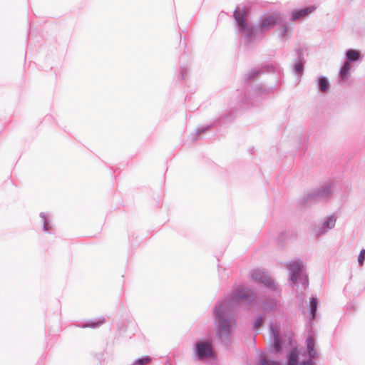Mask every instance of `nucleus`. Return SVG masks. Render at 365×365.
<instances>
[{"mask_svg":"<svg viewBox=\"0 0 365 365\" xmlns=\"http://www.w3.org/2000/svg\"><path fill=\"white\" fill-rule=\"evenodd\" d=\"M255 300V292L249 287L240 285L237 287L228 299L219 300L214 309V322L216 335L223 343L230 341L232 328L236 324L235 311L238 304L250 305Z\"/></svg>","mask_w":365,"mask_h":365,"instance_id":"f257e3e1","label":"nucleus"},{"mask_svg":"<svg viewBox=\"0 0 365 365\" xmlns=\"http://www.w3.org/2000/svg\"><path fill=\"white\" fill-rule=\"evenodd\" d=\"M247 14L248 11L245 7L243 9L237 7L233 14L241 43L247 46L252 43L255 36L254 27L247 19Z\"/></svg>","mask_w":365,"mask_h":365,"instance_id":"f03ea898","label":"nucleus"},{"mask_svg":"<svg viewBox=\"0 0 365 365\" xmlns=\"http://www.w3.org/2000/svg\"><path fill=\"white\" fill-rule=\"evenodd\" d=\"M289 284L294 289L301 284L303 289L308 286V277L304 270L303 263L301 260H294L287 263Z\"/></svg>","mask_w":365,"mask_h":365,"instance_id":"7ed1b4c3","label":"nucleus"},{"mask_svg":"<svg viewBox=\"0 0 365 365\" xmlns=\"http://www.w3.org/2000/svg\"><path fill=\"white\" fill-rule=\"evenodd\" d=\"M332 193V185L330 182L325 183L321 187L313 190L303 197V204L307 205L313 202L324 200Z\"/></svg>","mask_w":365,"mask_h":365,"instance_id":"20e7f679","label":"nucleus"},{"mask_svg":"<svg viewBox=\"0 0 365 365\" xmlns=\"http://www.w3.org/2000/svg\"><path fill=\"white\" fill-rule=\"evenodd\" d=\"M195 353L200 360L212 357L214 355L212 340H199L195 344Z\"/></svg>","mask_w":365,"mask_h":365,"instance_id":"39448f33","label":"nucleus"},{"mask_svg":"<svg viewBox=\"0 0 365 365\" xmlns=\"http://www.w3.org/2000/svg\"><path fill=\"white\" fill-rule=\"evenodd\" d=\"M251 277L256 282L263 284L265 287L276 290L277 285L269 274L264 269H257L251 272Z\"/></svg>","mask_w":365,"mask_h":365,"instance_id":"423d86ee","label":"nucleus"},{"mask_svg":"<svg viewBox=\"0 0 365 365\" xmlns=\"http://www.w3.org/2000/svg\"><path fill=\"white\" fill-rule=\"evenodd\" d=\"M336 221V217L334 215L327 217L320 227L314 229L313 232L316 237H319L329 230L334 227Z\"/></svg>","mask_w":365,"mask_h":365,"instance_id":"0eeeda50","label":"nucleus"},{"mask_svg":"<svg viewBox=\"0 0 365 365\" xmlns=\"http://www.w3.org/2000/svg\"><path fill=\"white\" fill-rule=\"evenodd\" d=\"M315 9L316 7L314 6H311L298 10H295L292 13L291 19L293 21H297L301 19L306 18L310 14H312Z\"/></svg>","mask_w":365,"mask_h":365,"instance_id":"6e6552de","label":"nucleus"},{"mask_svg":"<svg viewBox=\"0 0 365 365\" xmlns=\"http://www.w3.org/2000/svg\"><path fill=\"white\" fill-rule=\"evenodd\" d=\"M279 17L277 15H270L262 19L260 22V29L262 31L269 30L278 23Z\"/></svg>","mask_w":365,"mask_h":365,"instance_id":"1a4fd4ad","label":"nucleus"},{"mask_svg":"<svg viewBox=\"0 0 365 365\" xmlns=\"http://www.w3.org/2000/svg\"><path fill=\"white\" fill-rule=\"evenodd\" d=\"M269 334L270 337L274 341V349L277 352L280 351L282 349V340L280 338L279 333L274 329L273 324L269 326Z\"/></svg>","mask_w":365,"mask_h":365,"instance_id":"9d476101","label":"nucleus"},{"mask_svg":"<svg viewBox=\"0 0 365 365\" xmlns=\"http://www.w3.org/2000/svg\"><path fill=\"white\" fill-rule=\"evenodd\" d=\"M346 56V61L345 63H348L351 65V63H354L357 61H359L361 58V52L358 50L349 48L346 50L345 53Z\"/></svg>","mask_w":365,"mask_h":365,"instance_id":"9b49d317","label":"nucleus"},{"mask_svg":"<svg viewBox=\"0 0 365 365\" xmlns=\"http://www.w3.org/2000/svg\"><path fill=\"white\" fill-rule=\"evenodd\" d=\"M298 53V61L294 64V71L295 73L301 76L303 73L304 71V58H303V53L301 50H299L297 51Z\"/></svg>","mask_w":365,"mask_h":365,"instance_id":"f8f14e48","label":"nucleus"},{"mask_svg":"<svg viewBox=\"0 0 365 365\" xmlns=\"http://www.w3.org/2000/svg\"><path fill=\"white\" fill-rule=\"evenodd\" d=\"M299 351L296 348H293L287 354V365H299Z\"/></svg>","mask_w":365,"mask_h":365,"instance_id":"ddd939ff","label":"nucleus"},{"mask_svg":"<svg viewBox=\"0 0 365 365\" xmlns=\"http://www.w3.org/2000/svg\"><path fill=\"white\" fill-rule=\"evenodd\" d=\"M307 354L310 359H314L317 356L314 350V340L312 336H309L306 340Z\"/></svg>","mask_w":365,"mask_h":365,"instance_id":"4468645a","label":"nucleus"},{"mask_svg":"<svg viewBox=\"0 0 365 365\" xmlns=\"http://www.w3.org/2000/svg\"><path fill=\"white\" fill-rule=\"evenodd\" d=\"M319 90L324 93L328 91L330 84L328 79L324 76H320L317 80Z\"/></svg>","mask_w":365,"mask_h":365,"instance_id":"2eb2a0df","label":"nucleus"},{"mask_svg":"<svg viewBox=\"0 0 365 365\" xmlns=\"http://www.w3.org/2000/svg\"><path fill=\"white\" fill-rule=\"evenodd\" d=\"M350 71L351 65L344 62L339 71V77L341 81H346L348 79Z\"/></svg>","mask_w":365,"mask_h":365,"instance_id":"dca6fc26","label":"nucleus"},{"mask_svg":"<svg viewBox=\"0 0 365 365\" xmlns=\"http://www.w3.org/2000/svg\"><path fill=\"white\" fill-rule=\"evenodd\" d=\"M279 36L280 38H286L292 31V26L288 23H284L279 29Z\"/></svg>","mask_w":365,"mask_h":365,"instance_id":"f3484780","label":"nucleus"},{"mask_svg":"<svg viewBox=\"0 0 365 365\" xmlns=\"http://www.w3.org/2000/svg\"><path fill=\"white\" fill-rule=\"evenodd\" d=\"M39 216L43 223V230L45 232H48L51 228V225H50V220L48 219V215L45 212H41Z\"/></svg>","mask_w":365,"mask_h":365,"instance_id":"a211bd4d","label":"nucleus"},{"mask_svg":"<svg viewBox=\"0 0 365 365\" xmlns=\"http://www.w3.org/2000/svg\"><path fill=\"white\" fill-rule=\"evenodd\" d=\"M317 299L316 297H312L310 299V317L312 319H314L316 316V312L317 309Z\"/></svg>","mask_w":365,"mask_h":365,"instance_id":"6ab92c4d","label":"nucleus"},{"mask_svg":"<svg viewBox=\"0 0 365 365\" xmlns=\"http://www.w3.org/2000/svg\"><path fill=\"white\" fill-rule=\"evenodd\" d=\"M277 302L276 300L272 299L270 301L265 302L263 304V309L265 312L274 311L277 309Z\"/></svg>","mask_w":365,"mask_h":365,"instance_id":"aec40b11","label":"nucleus"},{"mask_svg":"<svg viewBox=\"0 0 365 365\" xmlns=\"http://www.w3.org/2000/svg\"><path fill=\"white\" fill-rule=\"evenodd\" d=\"M260 70L257 68H253L250 70L246 75H245V80H251L256 77L258 74H259Z\"/></svg>","mask_w":365,"mask_h":365,"instance_id":"412c9836","label":"nucleus"},{"mask_svg":"<svg viewBox=\"0 0 365 365\" xmlns=\"http://www.w3.org/2000/svg\"><path fill=\"white\" fill-rule=\"evenodd\" d=\"M151 361V358L150 356H143L135 360L133 362V365H146Z\"/></svg>","mask_w":365,"mask_h":365,"instance_id":"4be33fe9","label":"nucleus"},{"mask_svg":"<svg viewBox=\"0 0 365 365\" xmlns=\"http://www.w3.org/2000/svg\"><path fill=\"white\" fill-rule=\"evenodd\" d=\"M259 365H281V364L277 361L268 360L266 358H262L259 360Z\"/></svg>","mask_w":365,"mask_h":365,"instance_id":"5701e85b","label":"nucleus"},{"mask_svg":"<svg viewBox=\"0 0 365 365\" xmlns=\"http://www.w3.org/2000/svg\"><path fill=\"white\" fill-rule=\"evenodd\" d=\"M264 317L262 316H259L257 317V319H255L254 324H253V328L255 329H259L262 324H263L264 322Z\"/></svg>","mask_w":365,"mask_h":365,"instance_id":"b1692460","label":"nucleus"},{"mask_svg":"<svg viewBox=\"0 0 365 365\" xmlns=\"http://www.w3.org/2000/svg\"><path fill=\"white\" fill-rule=\"evenodd\" d=\"M364 260H365V250L362 249L360 251L359 255L358 256V263H359V264L360 266H362L364 264Z\"/></svg>","mask_w":365,"mask_h":365,"instance_id":"393cba45","label":"nucleus"},{"mask_svg":"<svg viewBox=\"0 0 365 365\" xmlns=\"http://www.w3.org/2000/svg\"><path fill=\"white\" fill-rule=\"evenodd\" d=\"M104 319H101V320H99L98 322H91V324H86L85 325H83V327H91V328H96L98 327L99 325L102 324L103 322H104Z\"/></svg>","mask_w":365,"mask_h":365,"instance_id":"a878e982","label":"nucleus"},{"mask_svg":"<svg viewBox=\"0 0 365 365\" xmlns=\"http://www.w3.org/2000/svg\"><path fill=\"white\" fill-rule=\"evenodd\" d=\"M210 126H204L202 128H199L196 130V135L199 136L202 133L205 132L209 128Z\"/></svg>","mask_w":365,"mask_h":365,"instance_id":"bb28decb","label":"nucleus"},{"mask_svg":"<svg viewBox=\"0 0 365 365\" xmlns=\"http://www.w3.org/2000/svg\"><path fill=\"white\" fill-rule=\"evenodd\" d=\"M299 365H314L313 361H312V359L309 360H307L304 361H302V363L299 364Z\"/></svg>","mask_w":365,"mask_h":365,"instance_id":"cd10ccee","label":"nucleus"},{"mask_svg":"<svg viewBox=\"0 0 365 365\" xmlns=\"http://www.w3.org/2000/svg\"><path fill=\"white\" fill-rule=\"evenodd\" d=\"M264 92H267V90L263 89L262 88H258V93H264Z\"/></svg>","mask_w":365,"mask_h":365,"instance_id":"c85d7f7f","label":"nucleus"},{"mask_svg":"<svg viewBox=\"0 0 365 365\" xmlns=\"http://www.w3.org/2000/svg\"><path fill=\"white\" fill-rule=\"evenodd\" d=\"M179 76H180L182 79H183V78H185V73H184V71H182L180 73Z\"/></svg>","mask_w":365,"mask_h":365,"instance_id":"c756f323","label":"nucleus"}]
</instances>
